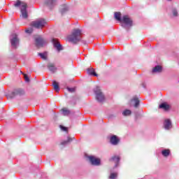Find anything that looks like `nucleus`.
<instances>
[{
  "label": "nucleus",
  "mask_w": 179,
  "mask_h": 179,
  "mask_svg": "<svg viewBox=\"0 0 179 179\" xmlns=\"http://www.w3.org/2000/svg\"><path fill=\"white\" fill-rule=\"evenodd\" d=\"M14 6L15 8H19V6H21L20 17L22 19H27V17H29V14L27 13V4L25 2H22L20 0H17L14 4Z\"/></svg>",
  "instance_id": "1"
},
{
  "label": "nucleus",
  "mask_w": 179,
  "mask_h": 179,
  "mask_svg": "<svg viewBox=\"0 0 179 179\" xmlns=\"http://www.w3.org/2000/svg\"><path fill=\"white\" fill-rule=\"evenodd\" d=\"M80 36H82V30L79 29H73L71 35L69 37V41L76 44L80 41Z\"/></svg>",
  "instance_id": "2"
},
{
  "label": "nucleus",
  "mask_w": 179,
  "mask_h": 179,
  "mask_svg": "<svg viewBox=\"0 0 179 179\" xmlns=\"http://www.w3.org/2000/svg\"><path fill=\"white\" fill-rule=\"evenodd\" d=\"M46 24L47 22H45V20L40 19L36 21H33L31 23V26H32V27H35V29H43Z\"/></svg>",
  "instance_id": "3"
},
{
  "label": "nucleus",
  "mask_w": 179,
  "mask_h": 179,
  "mask_svg": "<svg viewBox=\"0 0 179 179\" xmlns=\"http://www.w3.org/2000/svg\"><path fill=\"white\" fill-rule=\"evenodd\" d=\"M44 44H45V40L41 36H37L35 38V45L37 48H41L44 47Z\"/></svg>",
  "instance_id": "4"
},
{
  "label": "nucleus",
  "mask_w": 179,
  "mask_h": 179,
  "mask_svg": "<svg viewBox=\"0 0 179 179\" xmlns=\"http://www.w3.org/2000/svg\"><path fill=\"white\" fill-rule=\"evenodd\" d=\"M95 94H96V99L97 101H99V103H103V101L106 100V98L104 97V94H103V92H101V91L99 90V88H97V90L95 91Z\"/></svg>",
  "instance_id": "5"
},
{
  "label": "nucleus",
  "mask_w": 179,
  "mask_h": 179,
  "mask_svg": "<svg viewBox=\"0 0 179 179\" xmlns=\"http://www.w3.org/2000/svg\"><path fill=\"white\" fill-rule=\"evenodd\" d=\"M10 42L13 48H17V45H19V38H17V36L13 34L12 38L10 39Z\"/></svg>",
  "instance_id": "6"
},
{
  "label": "nucleus",
  "mask_w": 179,
  "mask_h": 179,
  "mask_svg": "<svg viewBox=\"0 0 179 179\" xmlns=\"http://www.w3.org/2000/svg\"><path fill=\"white\" fill-rule=\"evenodd\" d=\"M88 159L92 166H100L101 160L94 156H90Z\"/></svg>",
  "instance_id": "7"
},
{
  "label": "nucleus",
  "mask_w": 179,
  "mask_h": 179,
  "mask_svg": "<svg viewBox=\"0 0 179 179\" xmlns=\"http://www.w3.org/2000/svg\"><path fill=\"white\" fill-rule=\"evenodd\" d=\"M122 22H123V23L127 26H129L130 27H132V20L128 17V15L123 16Z\"/></svg>",
  "instance_id": "8"
},
{
  "label": "nucleus",
  "mask_w": 179,
  "mask_h": 179,
  "mask_svg": "<svg viewBox=\"0 0 179 179\" xmlns=\"http://www.w3.org/2000/svg\"><path fill=\"white\" fill-rule=\"evenodd\" d=\"M23 94H24V90L18 88L11 94V97H15V96H23Z\"/></svg>",
  "instance_id": "9"
},
{
  "label": "nucleus",
  "mask_w": 179,
  "mask_h": 179,
  "mask_svg": "<svg viewBox=\"0 0 179 179\" xmlns=\"http://www.w3.org/2000/svg\"><path fill=\"white\" fill-rule=\"evenodd\" d=\"M54 47L57 48V51H62V45H61V43L58 41V40L53 38L52 40Z\"/></svg>",
  "instance_id": "10"
},
{
  "label": "nucleus",
  "mask_w": 179,
  "mask_h": 179,
  "mask_svg": "<svg viewBox=\"0 0 179 179\" xmlns=\"http://www.w3.org/2000/svg\"><path fill=\"white\" fill-rule=\"evenodd\" d=\"M55 2L57 0H45V5L51 9L55 5Z\"/></svg>",
  "instance_id": "11"
},
{
  "label": "nucleus",
  "mask_w": 179,
  "mask_h": 179,
  "mask_svg": "<svg viewBox=\"0 0 179 179\" xmlns=\"http://www.w3.org/2000/svg\"><path fill=\"white\" fill-rule=\"evenodd\" d=\"M164 127L165 129H170V128L172 127L171 120H170V119L165 120Z\"/></svg>",
  "instance_id": "12"
},
{
  "label": "nucleus",
  "mask_w": 179,
  "mask_h": 179,
  "mask_svg": "<svg viewBox=\"0 0 179 179\" xmlns=\"http://www.w3.org/2000/svg\"><path fill=\"white\" fill-rule=\"evenodd\" d=\"M47 66L50 72H55L57 71V67H55V64L54 63H49Z\"/></svg>",
  "instance_id": "13"
},
{
  "label": "nucleus",
  "mask_w": 179,
  "mask_h": 179,
  "mask_svg": "<svg viewBox=\"0 0 179 179\" xmlns=\"http://www.w3.org/2000/svg\"><path fill=\"white\" fill-rule=\"evenodd\" d=\"M118 142H120V140L117 136H113L110 137V143H112V145H118Z\"/></svg>",
  "instance_id": "14"
},
{
  "label": "nucleus",
  "mask_w": 179,
  "mask_h": 179,
  "mask_svg": "<svg viewBox=\"0 0 179 179\" xmlns=\"http://www.w3.org/2000/svg\"><path fill=\"white\" fill-rule=\"evenodd\" d=\"M110 162H114L115 163V166H118L120 163V156H113L110 158Z\"/></svg>",
  "instance_id": "15"
},
{
  "label": "nucleus",
  "mask_w": 179,
  "mask_h": 179,
  "mask_svg": "<svg viewBox=\"0 0 179 179\" xmlns=\"http://www.w3.org/2000/svg\"><path fill=\"white\" fill-rule=\"evenodd\" d=\"M52 86H53L54 90H55V92H57L58 93V92H59V83H58L55 80H53Z\"/></svg>",
  "instance_id": "16"
},
{
  "label": "nucleus",
  "mask_w": 179,
  "mask_h": 179,
  "mask_svg": "<svg viewBox=\"0 0 179 179\" xmlns=\"http://www.w3.org/2000/svg\"><path fill=\"white\" fill-rule=\"evenodd\" d=\"M170 150L169 149H165L162 151V155L164 156V157H169L170 156Z\"/></svg>",
  "instance_id": "17"
},
{
  "label": "nucleus",
  "mask_w": 179,
  "mask_h": 179,
  "mask_svg": "<svg viewBox=\"0 0 179 179\" xmlns=\"http://www.w3.org/2000/svg\"><path fill=\"white\" fill-rule=\"evenodd\" d=\"M131 101H134V107L136 108H137V107H139V99H138V97H134L133 98V99H131Z\"/></svg>",
  "instance_id": "18"
},
{
  "label": "nucleus",
  "mask_w": 179,
  "mask_h": 179,
  "mask_svg": "<svg viewBox=\"0 0 179 179\" xmlns=\"http://www.w3.org/2000/svg\"><path fill=\"white\" fill-rule=\"evenodd\" d=\"M87 73L89 75H91L92 76H98V75L94 71V69H87Z\"/></svg>",
  "instance_id": "19"
},
{
  "label": "nucleus",
  "mask_w": 179,
  "mask_h": 179,
  "mask_svg": "<svg viewBox=\"0 0 179 179\" xmlns=\"http://www.w3.org/2000/svg\"><path fill=\"white\" fill-rule=\"evenodd\" d=\"M159 108H163L165 111H167L170 108V106L166 103H162L159 105Z\"/></svg>",
  "instance_id": "20"
},
{
  "label": "nucleus",
  "mask_w": 179,
  "mask_h": 179,
  "mask_svg": "<svg viewBox=\"0 0 179 179\" xmlns=\"http://www.w3.org/2000/svg\"><path fill=\"white\" fill-rule=\"evenodd\" d=\"M162 69L161 66H157L152 69V72L153 73H160L162 72Z\"/></svg>",
  "instance_id": "21"
},
{
  "label": "nucleus",
  "mask_w": 179,
  "mask_h": 179,
  "mask_svg": "<svg viewBox=\"0 0 179 179\" xmlns=\"http://www.w3.org/2000/svg\"><path fill=\"white\" fill-rule=\"evenodd\" d=\"M115 19L117 20L118 22H121V13L120 12H115Z\"/></svg>",
  "instance_id": "22"
},
{
  "label": "nucleus",
  "mask_w": 179,
  "mask_h": 179,
  "mask_svg": "<svg viewBox=\"0 0 179 179\" xmlns=\"http://www.w3.org/2000/svg\"><path fill=\"white\" fill-rule=\"evenodd\" d=\"M69 8L66 6V5H64L62 6V10H61V13L62 15H64V13H66V12H68Z\"/></svg>",
  "instance_id": "23"
},
{
  "label": "nucleus",
  "mask_w": 179,
  "mask_h": 179,
  "mask_svg": "<svg viewBox=\"0 0 179 179\" xmlns=\"http://www.w3.org/2000/svg\"><path fill=\"white\" fill-rule=\"evenodd\" d=\"M131 113L132 112L131 111V110L126 109L122 112V115H124V117H127L128 115H131Z\"/></svg>",
  "instance_id": "24"
},
{
  "label": "nucleus",
  "mask_w": 179,
  "mask_h": 179,
  "mask_svg": "<svg viewBox=\"0 0 179 179\" xmlns=\"http://www.w3.org/2000/svg\"><path fill=\"white\" fill-rule=\"evenodd\" d=\"M62 111L63 113V115H69L71 114V111L67 110L66 108H62Z\"/></svg>",
  "instance_id": "25"
},
{
  "label": "nucleus",
  "mask_w": 179,
  "mask_h": 179,
  "mask_svg": "<svg viewBox=\"0 0 179 179\" xmlns=\"http://www.w3.org/2000/svg\"><path fill=\"white\" fill-rule=\"evenodd\" d=\"M38 55L42 58V59H47V52L38 53Z\"/></svg>",
  "instance_id": "26"
},
{
  "label": "nucleus",
  "mask_w": 179,
  "mask_h": 179,
  "mask_svg": "<svg viewBox=\"0 0 179 179\" xmlns=\"http://www.w3.org/2000/svg\"><path fill=\"white\" fill-rule=\"evenodd\" d=\"M117 173H110L109 178H110V179L117 178Z\"/></svg>",
  "instance_id": "27"
},
{
  "label": "nucleus",
  "mask_w": 179,
  "mask_h": 179,
  "mask_svg": "<svg viewBox=\"0 0 179 179\" xmlns=\"http://www.w3.org/2000/svg\"><path fill=\"white\" fill-rule=\"evenodd\" d=\"M60 128L62 131H64L65 132H68V127H65L62 125H60Z\"/></svg>",
  "instance_id": "28"
},
{
  "label": "nucleus",
  "mask_w": 179,
  "mask_h": 179,
  "mask_svg": "<svg viewBox=\"0 0 179 179\" xmlns=\"http://www.w3.org/2000/svg\"><path fill=\"white\" fill-rule=\"evenodd\" d=\"M69 142H72V138L69 137L66 141L62 143V145H66V143H69Z\"/></svg>",
  "instance_id": "29"
},
{
  "label": "nucleus",
  "mask_w": 179,
  "mask_h": 179,
  "mask_svg": "<svg viewBox=\"0 0 179 179\" xmlns=\"http://www.w3.org/2000/svg\"><path fill=\"white\" fill-rule=\"evenodd\" d=\"M24 78L26 82H30V79L29 78V76H27V74H24Z\"/></svg>",
  "instance_id": "30"
},
{
  "label": "nucleus",
  "mask_w": 179,
  "mask_h": 179,
  "mask_svg": "<svg viewBox=\"0 0 179 179\" xmlns=\"http://www.w3.org/2000/svg\"><path fill=\"white\" fill-rule=\"evenodd\" d=\"M67 90H68V92H69L70 93H74V92H75V88H69V87H67Z\"/></svg>",
  "instance_id": "31"
},
{
  "label": "nucleus",
  "mask_w": 179,
  "mask_h": 179,
  "mask_svg": "<svg viewBox=\"0 0 179 179\" xmlns=\"http://www.w3.org/2000/svg\"><path fill=\"white\" fill-rule=\"evenodd\" d=\"M173 16H178V12H177V10L176 9L173 10Z\"/></svg>",
  "instance_id": "32"
},
{
  "label": "nucleus",
  "mask_w": 179,
  "mask_h": 179,
  "mask_svg": "<svg viewBox=\"0 0 179 179\" xmlns=\"http://www.w3.org/2000/svg\"><path fill=\"white\" fill-rule=\"evenodd\" d=\"M26 33H33V29H26Z\"/></svg>",
  "instance_id": "33"
},
{
  "label": "nucleus",
  "mask_w": 179,
  "mask_h": 179,
  "mask_svg": "<svg viewBox=\"0 0 179 179\" xmlns=\"http://www.w3.org/2000/svg\"><path fill=\"white\" fill-rule=\"evenodd\" d=\"M168 1H171V0H168Z\"/></svg>",
  "instance_id": "34"
}]
</instances>
